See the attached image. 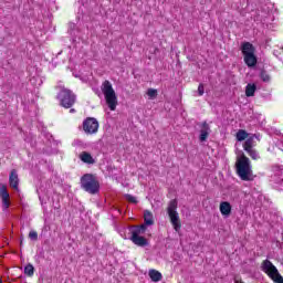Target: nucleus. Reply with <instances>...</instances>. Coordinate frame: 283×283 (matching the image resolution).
Segmentation results:
<instances>
[{
    "label": "nucleus",
    "mask_w": 283,
    "mask_h": 283,
    "mask_svg": "<svg viewBox=\"0 0 283 283\" xmlns=\"http://www.w3.org/2000/svg\"><path fill=\"white\" fill-rule=\"evenodd\" d=\"M241 52L243 56H247L249 54H255V48L253 46V44H251V42H245L241 45Z\"/></svg>",
    "instance_id": "14"
},
{
    "label": "nucleus",
    "mask_w": 283,
    "mask_h": 283,
    "mask_svg": "<svg viewBox=\"0 0 283 283\" xmlns=\"http://www.w3.org/2000/svg\"><path fill=\"white\" fill-rule=\"evenodd\" d=\"M81 185L87 193H98L99 185L94 175H84L81 179Z\"/></svg>",
    "instance_id": "5"
},
{
    "label": "nucleus",
    "mask_w": 283,
    "mask_h": 283,
    "mask_svg": "<svg viewBox=\"0 0 283 283\" xmlns=\"http://www.w3.org/2000/svg\"><path fill=\"white\" fill-rule=\"evenodd\" d=\"M261 269L263 273H266L271 280L275 283H283V277L280 275V272L277 271V268L273 265V263L269 260H265L262 262Z\"/></svg>",
    "instance_id": "6"
},
{
    "label": "nucleus",
    "mask_w": 283,
    "mask_h": 283,
    "mask_svg": "<svg viewBox=\"0 0 283 283\" xmlns=\"http://www.w3.org/2000/svg\"><path fill=\"white\" fill-rule=\"evenodd\" d=\"M209 134H211V127L208 125L207 122H203L201 124L199 140L201 143H205V140H207V138H209Z\"/></svg>",
    "instance_id": "10"
},
{
    "label": "nucleus",
    "mask_w": 283,
    "mask_h": 283,
    "mask_svg": "<svg viewBox=\"0 0 283 283\" xmlns=\"http://www.w3.org/2000/svg\"><path fill=\"white\" fill-rule=\"evenodd\" d=\"M256 90H258V86L255 84L249 83L245 86V96H248V97L254 96Z\"/></svg>",
    "instance_id": "19"
},
{
    "label": "nucleus",
    "mask_w": 283,
    "mask_h": 283,
    "mask_svg": "<svg viewBox=\"0 0 283 283\" xmlns=\"http://www.w3.org/2000/svg\"><path fill=\"white\" fill-rule=\"evenodd\" d=\"M29 238H30V240L36 241V240H39V233H36V231L32 230L29 232Z\"/></svg>",
    "instance_id": "26"
},
{
    "label": "nucleus",
    "mask_w": 283,
    "mask_h": 283,
    "mask_svg": "<svg viewBox=\"0 0 283 283\" xmlns=\"http://www.w3.org/2000/svg\"><path fill=\"white\" fill-rule=\"evenodd\" d=\"M125 199L128 202H132L133 205H136V202H138V200H136V197L132 196V195H125Z\"/></svg>",
    "instance_id": "27"
},
{
    "label": "nucleus",
    "mask_w": 283,
    "mask_h": 283,
    "mask_svg": "<svg viewBox=\"0 0 283 283\" xmlns=\"http://www.w3.org/2000/svg\"><path fill=\"white\" fill-rule=\"evenodd\" d=\"M144 222L145 227H151L154 224V214L149 210L144 211Z\"/></svg>",
    "instance_id": "15"
},
{
    "label": "nucleus",
    "mask_w": 283,
    "mask_h": 283,
    "mask_svg": "<svg viewBox=\"0 0 283 283\" xmlns=\"http://www.w3.org/2000/svg\"><path fill=\"white\" fill-rule=\"evenodd\" d=\"M260 78L263 81V83H269L271 81V75H269L266 71H262Z\"/></svg>",
    "instance_id": "25"
},
{
    "label": "nucleus",
    "mask_w": 283,
    "mask_h": 283,
    "mask_svg": "<svg viewBox=\"0 0 283 283\" xmlns=\"http://www.w3.org/2000/svg\"><path fill=\"white\" fill-rule=\"evenodd\" d=\"M9 185L15 191H19V172L15 169H12L9 175Z\"/></svg>",
    "instance_id": "9"
},
{
    "label": "nucleus",
    "mask_w": 283,
    "mask_h": 283,
    "mask_svg": "<svg viewBox=\"0 0 283 283\" xmlns=\"http://www.w3.org/2000/svg\"><path fill=\"white\" fill-rule=\"evenodd\" d=\"M247 138H249V134L247 133V130L240 129L237 133V140H239V143H242V140H247Z\"/></svg>",
    "instance_id": "20"
},
{
    "label": "nucleus",
    "mask_w": 283,
    "mask_h": 283,
    "mask_svg": "<svg viewBox=\"0 0 283 283\" xmlns=\"http://www.w3.org/2000/svg\"><path fill=\"white\" fill-rule=\"evenodd\" d=\"M0 197L2 198L3 210L6 211L10 207V201H9L10 193H8V189L6 188V186L1 188Z\"/></svg>",
    "instance_id": "11"
},
{
    "label": "nucleus",
    "mask_w": 283,
    "mask_h": 283,
    "mask_svg": "<svg viewBox=\"0 0 283 283\" xmlns=\"http://www.w3.org/2000/svg\"><path fill=\"white\" fill-rule=\"evenodd\" d=\"M271 171H272L271 178H273V176L274 178H280V176H282L283 174V166L274 165L272 166Z\"/></svg>",
    "instance_id": "18"
},
{
    "label": "nucleus",
    "mask_w": 283,
    "mask_h": 283,
    "mask_svg": "<svg viewBox=\"0 0 283 283\" xmlns=\"http://www.w3.org/2000/svg\"><path fill=\"white\" fill-rule=\"evenodd\" d=\"M167 213L170 218V223L172 224L174 230L178 233L182 228V224L180 223V214H178V201L176 199L168 203Z\"/></svg>",
    "instance_id": "3"
},
{
    "label": "nucleus",
    "mask_w": 283,
    "mask_h": 283,
    "mask_svg": "<svg viewBox=\"0 0 283 283\" xmlns=\"http://www.w3.org/2000/svg\"><path fill=\"white\" fill-rule=\"evenodd\" d=\"M247 154H249V156L252 158V160H260V154H258V150L255 149H250V150H245Z\"/></svg>",
    "instance_id": "23"
},
{
    "label": "nucleus",
    "mask_w": 283,
    "mask_h": 283,
    "mask_svg": "<svg viewBox=\"0 0 283 283\" xmlns=\"http://www.w3.org/2000/svg\"><path fill=\"white\" fill-rule=\"evenodd\" d=\"M237 174L239 178L244 180L245 182H251L255 180V176L253 175V166H251V160L249 157L242 155L237 161Z\"/></svg>",
    "instance_id": "1"
},
{
    "label": "nucleus",
    "mask_w": 283,
    "mask_h": 283,
    "mask_svg": "<svg viewBox=\"0 0 283 283\" xmlns=\"http://www.w3.org/2000/svg\"><path fill=\"white\" fill-rule=\"evenodd\" d=\"M231 203L228 201H222L219 206V211L223 218H229L231 216Z\"/></svg>",
    "instance_id": "12"
},
{
    "label": "nucleus",
    "mask_w": 283,
    "mask_h": 283,
    "mask_svg": "<svg viewBox=\"0 0 283 283\" xmlns=\"http://www.w3.org/2000/svg\"><path fill=\"white\" fill-rule=\"evenodd\" d=\"M102 92L104 94V98L111 112L116 111V105H118V97H116V91H114V86H112V82L104 81L102 83Z\"/></svg>",
    "instance_id": "2"
},
{
    "label": "nucleus",
    "mask_w": 283,
    "mask_h": 283,
    "mask_svg": "<svg viewBox=\"0 0 283 283\" xmlns=\"http://www.w3.org/2000/svg\"><path fill=\"white\" fill-rule=\"evenodd\" d=\"M83 129L86 134H96L98 132V120L94 117H88L83 123Z\"/></svg>",
    "instance_id": "8"
},
{
    "label": "nucleus",
    "mask_w": 283,
    "mask_h": 283,
    "mask_svg": "<svg viewBox=\"0 0 283 283\" xmlns=\"http://www.w3.org/2000/svg\"><path fill=\"white\" fill-rule=\"evenodd\" d=\"M149 101H154L158 96V91L155 88H148L146 92Z\"/></svg>",
    "instance_id": "21"
},
{
    "label": "nucleus",
    "mask_w": 283,
    "mask_h": 283,
    "mask_svg": "<svg viewBox=\"0 0 283 283\" xmlns=\"http://www.w3.org/2000/svg\"><path fill=\"white\" fill-rule=\"evenodd\" d=\"M80 159L82 163H86V165H94V157H92V155L87 151H83L80 155Z\"/></svg>",
    "instance_id": "16"
},
{
    "label": "nucleus",
    "mask_w": 283,
    "mask_h": 283,
    "mask_svg": "<svg viewBox=\"0 0 283 283\" xmlns=\"http://www.w3.org/2000/svg\"><path fill=\"white\" fill-rule=\"evenodd\" d=\"M24 273L25 275H29V277H32V275H34V266L32 264H28L24 268Z\"/></svg>",
    "instance_id": "24"
},
{
    "label": "nucleus",
    "mask_w": 283,
    "mask_h": 283,
    "mask_svg": "<svg viewBox=\"0 0 283 283\" xmlns=\"http://www.w3.org/2000/svg\"><path fill=\"white\" fill-rule=\"evenodd\" d=\"M145 231H147L146 226H137L130 228V240L136 244V247H147V239L143 237Z\"/></svg>",
    "instance_id": "4"
},
{
    "label": "nucleus",
    "mask_w": 283,
    "mask_h": 283,
    "mask_svg": "<svg viewBox=\"0 0 283 283\" xmlns=\"http://www.w3.org/2000/svg\"><path fill=\"white\" fill-rule=\"evenodd\" d=\"M74 112H76V109H74V108H71V109H70V113H71V114H74Z\"/></svg>",
    "instance_id": "31"
},
{
    "label": "nucleus",
    "mask_w": 283,
    "mask_h": 283,
    "mask_svg": "<svg viewBox=\"0 0 283 283\" xmlns=\"http://www.w3.org/2000/svg\"><path fill=\"white\" fill-rule=\"evenodd\" d=\"M148 275L151 282H160L163 280V273L157 270H149Z\"/></svg>",
    "instance_id": "17"
},
{
    "label": "nucleus",
    "mask_w": 283,
    "mask_h": 283,
    "mask_svg": "<svg viewBox=\"0 0 283 283\" xmlns=\"http://www.w3.org/2000/svg\"><path fill=\"white\" fill-rule=\"evenodd\" d=\"M244 151H249L250 149H253V137H250L245 140L243 145Z\"/></svg>",
    "instance_id": "22"
},
{
    "label": "nucleus",
    "mask_w": 283,
    "mask_h": 283,
    "mask_svg": "<svg viewBox=\"0 0 283 283\" xmlns=\"http://www.w3.org/2000/svg\"><path fill=\"white\" fill-rule=\"evenodd\" d=\"M243 61L248 67H255V65H258V57L255 56V53L243 55Z\"/></svg>",
    "instance_id": "13"
},
{
    "label": "nucleus",
    "mask_w": 283,
    "mask_h": 283,
    "mask_svg": "<svg viewBox=\"0 0 283 283\" xmlns=\"http://www.w3.org/2000/svg\"><path fill=\"white\" fill-rule=\"evenodd\" d=\"M277 147L283 151V140L277 142Z\"/></svg>",
    "instance_id": "29"
},
{
    "label": "nucleus",
    "mask_w": 283,
    "mask_h": 283,
    "mask_svg": "<svg viewBox=\"0 0 283 283\" xmlns=\"http://www.w3.org/2000/svg\"><path fill=\"white\" fill-rule=\"evenodd\" d=\"M234 283H244L242 280H238V279H235L234 280Z\"/></svg>",
    "instance_id": "30"
},
{
    "label": "nucleus",
    "mask_w": 283,
    "mask_h": 283,
    "mask_svg": "<svg viewBox=\"0 0 283 283\" xmlns=\"http://www.w3.org/2000/svg\"><path fill=\"white\" fill-rule=\"evenodd\" d=\"M57 96L62 107H65V109H70V107L76 103V95L70 90L62 88Z\"/></svg>",
    "instance_id": "7"
},
{
    "label": "nucleus",
    "mask_w": 283,
    "mask_h": 283,
    "mask_svg": "<svg viewBox=\"0 0 283 283\" xmlns=\"http://www.w3.org/2000/svg\"><path fill=\"white\" fill-rule=\"evenodd\" d=\"M198 94H199V96H203V94H205V85L199 84V86H198Z\"/></svg>",
    "instance_id": "28"
}]
</instances>
